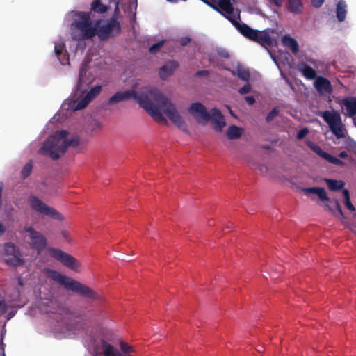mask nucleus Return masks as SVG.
I'll return each mask as SVG.
<instances>
[{
  "instance_id": "8",
  "label": "nucleus",
  "mask_w": 356,
  "mask_h": 356,
  "mask_svg": "<svg viewBox=\"0 0 356 356\" xmlns=\"http://www.w3.org/2000/svg\"><path fill=\"white\" fill-rule=\"evenodd\" d=\"M320 116L327 124L330 130L337 138L346 137L347 131L343 123L340 113L334 110L325 111L321 113Z\"/></svg>"
},
{
  "instance_id": "36",
  "label": "nucleus",
  "mask_w": 356,
  "mask_h": 356,
  "mask_svg": "<svg viewBox=\"0 0 356 356\" xmlns=\"http://www.w3.org/2000/svg\"><path fill=\"white\" fill-rule=\"evenodd\" d=\"M250 90H251V87H250V84H246L243 87L241 88L238 90V92L241 95H245V94L249 93L250 92Z\"/></svg>"
},
{
  "instance_id": "26",
  "label": "nucleus",
  "mask_w": 356,
  "mask_h": 356,
  "mask_svg": "<svg viewBox=\"0 0 356 356\" xmlns=\"http://www.w3.org/2000/svg\"><path fill=\"white\" fill-rule=\"evenodd\" d=\"M243 133V129L236 127V126H231L227 131V136L229 139H236L238 138Z\"/></svg>"
},
{
  "instance_id": "47",
  "label": "nucleus",
  "mask_w": 356,
  "mask_h": 356,
  "mask_svg": "<svg viewBox=\"0 0 356 356\" xmlns=\"http://www.w3.org/2000/svg\"><path fill=\"white\" fill-rule=\"evenodd\" d=\"M220 56H221L222 57H225V58H226V57H228V54H227V52L221 53Z\"/></svg>"
},
{
  "instance_id": "38",
  "label": "nucleus",
  "mask_w": 356,
  "mask_h": 356,
  "mask_svg": "<svg viewBox=\"0 0 356 356\" xmlns=\"http://www.w3.org/2000/svg\"><path fill=\"white\" fill-rule=\"evenodd\" d=\"M7 305L5 302L0 299V314H4L7 311Z\"/></svg>"
},
{
  "instance_id": "42",
  "label": "nucleus",
  "mask_w": 356,
  "mask_h": 356,
  "mask_svg": "<svg viewBox=\"0 0 356 356\" xmlns=\"http://www.w3.org/2000/svg\"><path fill=\"white\" fill-rule=\"evenodd\" d=\"M2 339H0V356H5L4 349L1 344Z\"/></svg>"
},
{
  "instance_id": "9",
  "label": "nucleus",
  "mask_w": 356,
  "mask_h": 356,
  "mask_svg": "<svg viewBox=\"0 0 356 356\" xmlns=\"http://www.w3.org/2000/svg\"><path fill=\"white\" fill-rule=\"evenodd\" d=\"M57 325L54 328V333L57 337H72L77 334L82 328L81 323L70 321L66 316L61 313L56 316Z\"/></svg>"
},
{
  "instance_id": "46",
  "label": "nucleus",
  "mask_w": 356,
  "mask_h": 356,
  "mask_svg": "<svg viewBox=\"0 0 356 356\" xmlns=\"http://www.w3.org/2000/svg\"><path fill=\"white\" fill-rule=\"evenodd\" d=\"M5 228L2 223L0 222V236L4 232Z\"/></svg>"
},
{
  "instance_id": "16",
  "label": "nucleus",
  "mask_w": 356,
  "mask_h": 356,
  "mask_svg": "<svg viewBox=\"0 0 356 356\" xmlns=\"http://www.w3.org/2000/svg\"><path fill=\"white\" fill-rule=\"evenodd\" d=\"M340 104L347 116L353 117L356 114V97H345L341 101Z\"/></svg>"
},
{
  "instance_id": "29",
  "label": "nucleus",
  "mask_w": 356,
  "mask_h": 356,
  "mask_svg": "<svg viewBox=\"0 0 356 356\" xmlns=\"http://www.w3.org/2000/svg\"><path fill=\"white\" fill-rule=\"evenodd\" d=\"M343 195L344 197V204L348 209L354 211L355 210V207L350 202L349 191L347 189L343 191Z\"/></svg>"
},
{
  "instance_id": "4",
  "label": "nucleus",
  "mask_w": 356,
  "mask_h": 356,
  "mask_svg": "<svg viewBox=\"0 0 356 356\" xmlns=\"http://www.w3.org/2000/svg\"><path fill=\"white\" fill-rule=\"evenodd\" d=\"M79 138L66 130L54 132L42 144L40 152L53 159L60 157L68 147H77Z\"/></svg>"
},
{
  "instance_id": "44",
  "label": "nucleus",
  "mask_w": 356,
  "mask_h": 356,
  "mask_svg": "<svg viewBox=\"0 0 356 356\" xmlns=\"http://www.w3.org/2000/svg\"><path fill=\"white\" fill-rule=\"evenodd\" d=\"M339 157L341 158H346L348 156V154L346 152H341L340 154H339Z\"/></svg>"
},
{
  "instance_id": "19",
  "label": "nucleus",
  "mask_w": 356,
  "mask_h": 356,
  "mask_svg": "<svg viewBox=\"0 0 356 356\" xmlns=\"http://www.w3.org/2000/svg\"><path fill=\"white\" fill-rule=\"evenodd\" d=\"M283 44L289 49L293 53L296 54L299 51V45L297 41L289 35H285L282 38Z\"/></svg>"
},
{
  "instance_id": "51",
  "label": "nucleus",
  "mask_w": 356,
  "mask_h": 356,
  "mask_svg": "<svg viewBox=\"0 0 356 356\" xmlns=\"http://www.w3.org/2000/svg\"><path fill=\"white\" fill-rule=\"evenodd\" d=\"M257 350L259 353H261L263 351V348H259Z\"/></svg>"
},
{
  "instance_id": "20",
  "label": "nucleus",
  "mask_w": 356,
  "mask_h": 356,
  "mask_svg": "<svg viewBox=\"0 0 356 356\" xmlns=\"http://www.w3.org/2000/svg\"><path fill=\"white\" fill-rule=\"evenodd\" d=\"M302 191L306 195L316 194L319 197V199H321V200H323V201L328 200L326 192L323 188H319V187L305 188H302Z\"/></svg>"
},
{
  "instance_id": "37",
  "label": "nucleus",
  "mask_w": 356,
  "mask_h": 356,
  "mask_svg": "<svg viewBox=\"0 0 356 356\" xmlns=\"http://www.w3.org/2000/svg\"><path fill=\"white\" fill-rule=\"evenodd\" d=\"M308 133H309L308 129L303 128L300 131H298V133L297 134V138L299 140L302 139Z\"/></svg>"
},
{
  "instance_id": "33",
  "label": "nucleus",
  "mask_w": 356,
  "mask_h": 356,
  "mask_svg": "<svg viewBox=\"0 0 356 356\" xmlns=\"http://www.w3.org/2000/svg\"><path fill=\"white\" fill-rule=\"evenodd\" d=\"M31 169H32V165L31 163H27L22 169V175L24 177H27L31 171Z\"/></svg>"
},
{
  "instance_id": "28",
  "label": "nucleus",
  "mask_w": 356,
  "mask_h": 356,
  "mask_svg": "<svg viewBox=\"0 0 356 356\" xmlns=\"http://www.w3.org/2000/svg\"><path fill=\"white\" fill-rule=\"evenodd\" d=\"M91 8L94 12L99 13H105L107 10L106 6L102 4L100 0L93 1L91 4Z\"/></svg>"
},
{
  "instance_id": "34",
  "label": "nucleus",
  "mask_w": 356,
  "mask_h": 356,
  "mask_svg": "<svg viewBox=\"0 0 356 356\" xmlns=\"http://www.w3.org/2000/svg\"><path fill=\"white\" fill-rule=\"evenodd\" d=\"M278 114V110L277 108H273L267 115L266 121H271L275 116Z\"/></svg>"
},
{
  "instance_id": "31",
  "label": "nucleus",
  "mask_w": 356,
  "mask_h": 356,
  "mask_svg": "<svg viewBox=\"0 0 356 356\" xmlns=\"http://www.w3.org/2000/svg\"><path fill=\"white\" fill-rule=\"evenodd\" d=\"M90 127L92 131H99L102 129V123L97 120H92L90 124Z\"/></svg>"
},
{
  "instance_id": "48",
  "label": "nucleus",
  "mask_w": 356,
  "mask_h": 356,
  "mask_svg": "<svg viewBox=\"0 0 356 356\" xmlns=\"http://www.w3.org/2000/svg\"><path fill=\"white\" fill-rule=\"evenodd\" d=\"M14 315H15V313H14V312H12V313L10 312V313H9V316L8 317V319H10V318H12V316H13Z\"/></svg>"
},
{
  "instance_id": "49",
  "label": "nucleus",
  "mask_w": 356,
  "mask_h": 356,
  "mask_svg": "<svg viewBox=\"0 0 356 356\" xmlns=\"http://www.w3.org/2000/svg\"><path fill=\"white\" fill-rule=\"evenodd\" d=\"M119 9L118 3H116L115 11L117 12Z\"/></svg>"
},
{
  "instance_id": "43",
  "label": "nucleus",
  "mask_w": 356,
  "mask_h": 356,
  "mask_svg": "<svg viewBox=\"0 0 356 356\" xmlns=\"http://www.w3.org/2000/svg\"><path fill=\"white\" fill-rule=\"evenodd\" d=\"M189 40H189V38H183V39L181 40V44H182L183 45H186V44L189 42Z\"/></svg>"
},
{
  "instance_id": "39",
  "label": "nucleus",
  "mask_w": 356,
  "mask_h": 356,
  "mask_svg": "<svg viewBox=\"0 0 356 356\" xmlns=\"http://www.w3.org/2000/svg\"><path fill=\"white\" fill-rule=\"evenodd\" d=\"M284 0H268V1L278 7H281Z\"/></svg>"
},
{
  "instance_id": "32",
  "label": "nucleus",
  "mask_w": 356,
  "mask_h": 356,
  "mask_svg": "<svg viewBox=\"0 0 356 356\" xmlns=\"http://www.w3.org/2000/svg\"><path fill=\"white\" fill-rule=\"evenodd\" d=\"M121 350L126 354H128L133 351V347L125 342L120 343Z\"/></svg>"
},
{
  "instance_id": "40",
  "label": "nucleus",
  "mask_w": 356,
  "mask_h": 356,
  "mask_svg": "<svg viewBox=\"0 0 356 356\" xmlns=\"http://www.w3.org/2000/svg\"><path fill=\"white\" fill-rule=\"evenodd\" d=\"M245 101L247 102V103L250 105H252L255 102V99H254V97H252V96H248V97H245Z\"/></svg>"
},
{
  "instance_id": "15",
  "label": "nucleus",
  "mask_w": 356,
  "mask_h": 356,
  "mask_svg": "<svg viewBox=\"0 0 356 356\" xmlns=\"http://www.w3.org/2000/svg\"><path fill=\"white\" fill-rule=\"evenodd\" d=\"M316 90L323 95H329L332 90L330 82L325 78L319 76L314 81Z\"/></svg>"
},
{
  "instance_id": "53",
  "label": "nucleus",
  "mask_w": 356,
  "mask_h": 356,
  "mask_svg": "<svg viewBox=\"0 0 356 356\" xmlns=\"http://www.w3.org/2000/svg\"><path fill=\"white\" fill-rule=\"evenodd\" d=\"M273 60H274V61L275 62V63H276L277 66L279 67V69H280V65H279V64L277 63V61L275 60V59L274 58Z\"/></svg>"
},
{
  "instance_id": "14",
  "label": "nucleus",
  "mask_w": 356,
  "mask_h": 356,
  "mask_svg": "<svg viewBox=\"0 0 356 356\" xmlns=\"http://www.w3.org/2000/svg\"><path fill=\"white\" fill-rule=\"evenodd\" d=\"M54 54L63 65L70 64L69 55L66 50L65 42L60 38L54 42Z\"/></svg>"
},
{
  "instance_id": "23",
  "label": "nucleus",
  "mask_w": 356,
  "mask_h": 356,
  "mask_svg": "<svg viewBox=\"0 0 356 356\" xmlns=\"http://www.w3.org/2000/svg\"><path fill=\"white\" fill-rule=\"evenodd\" d=\"M56 307V303L52 300H44L42 301V303L40 305V308L41 310L44 311L47 313H54L55 312L53 309H55Z\"/></svg>"
},
{
  "instance_id": "17",
  "label": "nucleus",
  "mask_w": 356,
  "mask_h": 356,
  "mask_svg": "<svg viewBox=\"0 0 356 356\" xmlns=\"http://www.w3.org/2000/svg\"><path fill=\"white\" fill-rule=\"evenodd\" d=\"M177 67V64L174 61L168 62L159 70V76L162 79H166L170 76L175 69Z\"/></svg>"
},
{
  "instance_id": "22",
  "label": "nucleus",
  "mask_w": 356,
  "mask_h": 356,
  "mask_svg": "<svg viewBox=\"0 0 356 356\" xmlns=\"http://www.w3.org/2000/svg\"><path fill=\"white\" fill-rule=\"evenodd\" d=\"M325 181L327 183L329 189L333 191H339L345 186V182L341 180L325 179Z\"/></svg>"
},
{
  "instance_id": "27",
  "label": "nucleus",
  "mask_w": 356,
  "mask_h": 356,
  "mask_svg": "<svg viewBox=\"0 0 356 356\" xmlns=\"http://www.w3.org/2000/svg\"><path fill=\"white\" fill-rule=\"evenodd\" d=\"M307 145L310 147V149L314 152L316 154H317L319 156L326 160L327 157L328 156L329 154L324 152L320 146L315 144L312 141H307Z\"/></svg>"
},
{
  "instance_id": "1",
  "label": "nucleus",
  "mask_w": 356,
  "mask_h": 356,
  "mask_svg": "<svg viewBox=\"0 0 356 356\" xmlns=\"http://www.w3.org/2000/svg\"><path fill=\"white\" fill-rule=\"evenodd\" d=\"M129 99L136 100L155 121H165L163 116L165 114L179 128L185 127L184 118L175 105L156 88L142 87L141 81L137 80L132 84L130 90L117 92L109 99L108 102L110 104H116Z\"/></svg>"
},
{
  "instance_id": "10",
  "label": "nucleus",
  "mask_w": 356,
  "mask_h": 356,
  "mask_svg": "<svg viewBox=\"0 0 356 356\" xmlns=\"http://www.w3.org/2000/svg\"><path fill=\"white\" fill-rule=\"evenodd\" d=\"M28 203L30 207L38 213L48 216L58 221H63L64 220V216L59 211L47 205L34 195H31L29 197Z\"/></svg>"
},
{
  "instance_id": "35",
  "label": "nucleus",
  "mask_w": 356,
  "mask_h": 356,
  "mask_svg": "<svg viewBox=\"0 0 356 356\" xmlns=\"http://www.w3.org/2000/svg\"><path fill=\"white\" fill-rule=\"evenodd\" d=\"M163 43H164V41H161V42L152 45L149 48V51L152 53H154V52L157 51L163 46Z\"/></svg>"
},
{
  "instance_id": "24",
  "label": "nucleus",
  "mask_w": 356,
  "mask_h": 356,
  "mask_svg": "<svg viewBox=\"0 0 356 356\" xmlns=\"http://www.w3.org/2000/svg\"><path fill=\"white\" fill-rule=\"evenodd\" d=\"M299 69L303 76L308 79H314L316 76V71L310 66L302 65L300 66Z\"/></svg>"
},
{
  "instance_id": "18",
  "label": "nucleus",
  "mask_w": 356,
  "mask_h": 356,
  "mask_svg": "<svg viewBox=\"0 0 356 356\" xmlns=\"http://www.w3.org/2000/svg\"><path fill=\"white\" fill-rule=\"evenodd\" d=\"M230 71L234 76H237L241 80L248 81L250 79V73L248 70L239 63L233 66Z\"/></svg>"
},
{
  "instance_id": "7",
  "label": "nucleus",
  "mask_w": 356,
  "mask_h": 356,
  "mask_svg": "<svg viewBox=\"0 0 356 356\" xmlns=\"http://www.w3.org/2000/svg\"><path fill=\"white\" fill-rule=\"evenodd\" d=\"M86 347L92 356H121L118 348L102 336H90L86 341Z\"/></svg>"
},
{
  "instance_id": "11",
  "label": "nucleus",
  "mask_w": 356,
  "mask_h": 356,
  "mask_svg": "<svg viewBox=\"0 0 356 356\" xmlns=\"http://www.w3.org/2000/svg\"><path fill=\"white\" fill-rule=\"evenodd\" d=\"M48 253L56 260L61 262L64 266L74 272H80L81 263L74 257L58 249L49 248Z\"/></svg>"
},
{
  "instance_id": "30",
  "label": "nucleus",
  "mask_w": 356,
  "mask_h": 356,
  "mask_svg": "<svg viewBox=\"0 0 356 356\" xmlns=\"http://www.w3.org/2000/svg\"><path fill=\"white\" fill-rule=\"evenodd\" d=\"M326 161H328L329 163H331L337 165H340V166L344 165V163L343 161H341V160H339V159H337L334 156H332L330 154L328 155V156L326 159Z\"/></svg>"
},
{
  "instance_id": "41",
  "label": "nucleus",
  "mask_w": 356,
  "mask_h": 356,
  "mask_svg": "<svg viewBox=\"0 0 356 356\" xmlns=\"http://www.w3.org/2000/svg\"><path fill=\"white\" fill-rule=\"evenodd\" d=\"M325 0H312L313 5L315 7L321 6Z\"/></svg>"
},
{
  "instance_id": "55",
  "label": "nucleus",
  "mask_w": 356,
  "mask_h": 356,
  "mask_svg": "<svg viewBox=\"0 0 356 356\" xmlns=\"http://www.w3.org/2000/svg\"><path fill=\"white\" fill-rule=\"evenodd\" d=\"M17 305L16 304H12L11 305H10V307H17Z\"/></svg>"
},
{
  "instance_id": "5",
  "label": "nucleus",
  "mask_w": 356,
  "mask_h": 356,
  "mask_svg": "<svg viewBox=\"0 0 356 356\" xmlns=\"http://www.w3.org/2000/svg\"><path fill=\"white\" fill-rule=\"evenodd\" d=\"M45 274L47 277L64 286V287L67 290L76 292L82 296L92 300H98L101 299L100 295L92 289L70 277L63 275L57 271L51 270H47L45 271Z\"/></svg>"
},
{
  "instance_id": "56",
  "label": "nucleus",
  "mask_w": 356,
  "mask_h": 356,
  "mask_svg": "<svg viewBox=\"0 0 356 356\" xmlns=\"http://www.w3.org/2000/svg\"><path fill=\"white\" fill-rule=\"evenodd\" d=\"M19 284H20V285L22 284L21 279H19Z\"/></svg>"
},
{
  "instance_id": "50",
  "label": "nucleus",
  "mask_w": 356,
  "mask_h": 356,
  "mask_svg": "<svg viewBox=\"0 0 356 356\" xmlns=\"http://www.w3.org/2000/svg\"><path fill=\"white\" fill-rule=\"evenodd\" d=\"M353 149L354 152L356 154V145L353 146Z\"/></svg>"
},
{
  "instance_id": "13",
  "label": "nucleus",
  "mask_w": 356,
  "mask_h": 356,
  "mask_svg": "<svg viewBox=\"0 0 356 356\" xmlns=\"http://www.w3.org/2000/svg\"><path fill=\"white\" fill-rule=\"evenodd\" d=\"M5 261L9 265L18 266L23 264L21 254L15 246L10 243L5 245Z\"/></svg>"
},
{
  "instance_id": "45",
  "label": "nucleus",
  "mask_w": 356,
  "mask_h": 356,
  "mask_svg": "<svg viewBox=\"0 0 356 356\" xmlns=\"http://www.w3.org/2000/svg\"><path fill=\"white\" fill-rule=\"evenodd\" d=\"M350 230L356 234V224L350 227Z\"/></svg>"
},
{
  "instance_id": "3",
  "label": "nucleus",
  "mask_w": 356,
  "mask_h": 356,
  "mask_svg": "<svg viewBox=\"0 0 356 356\" xmlns=\"http://www.w3.org/2000/svg\"><path fill=\"white\" fill-rule=\"evenodd\" d=\"M96 76L97 73L89 61L87 64H83L80 68L78 89L73 96L63 104V107L72 111L84 108L101 92L100 86L92 88L87 92L83 91L84 88L91 84Z\"/></svg>"
},
{
  "instance_id": "21",
  "label": "nucleus",
  "mask_w": 356,
  "mask_h": 356,
  "mask_svg": "<svg viewBox=\"0 0 356 356\" xmlns=\"http://www.w3.org/2000/svg\"><path fill=\"white\" fill-rule=\"evenodd\" d=\"M346 4L344 1H339L337 5V17L339 21L343 22L346 15Z\"/></svg>"
},
{
  "instance_id": "6",
  "label": "nucleus",
  "mask_w": 356,
  "mask_h": 356,
  "mask_svg": "<svg viewBox=\"0 0 356 356\" xmlns=\"http://www.w3.org/2000/svg\"><path fill=\"white\" fill-rule=\"evenodd\" d=\"M188 110V113L200 123L211 120L213 128L216 131H222L226 124L223 115L216 108H213L208 112L203 104L195 102L193 103Z\"/></svg>"
},
{
  "instance_id": "52",
  "label": "nucleus",
  "mask_w": 356,
  "mask_h": 356,
  "mask_svg": "<svg viewBox=\"0 0 356 356\" xmlns=\"http://www.w3.org/2000/svg\"><path fill=\"white\" fill-rule=\"evenodd\" d=\"M62 234H63V236L64 237H67V233H66V232H63L62 233Z\"/></svg>"
},
{
  "instance_id": "54",
  "label": "nucleus",
  "mask_w": 356,
  "mask_h": 356,
  "mask_svg": "<svg viewBox=\"0 0 356 356\" xmlns=\"http://www.w3.org/2000/svg\"><path fill=\"white\" fill-rule=\"evenodd\" d=\"M353 122H354L355 125L356 126V117L353 118Z\"/></svg>"
},
{
  "instance_id": "2",
  "label": "nucleus",
  "mask_w": 356,
  "mask_h": 356,
  "mask_svg": "<svg viewBox=\"0 0 356 356\" xmlns=\"http://www.w3.org/2000/svg\"><path fill=\"white\" fill-rule=\"evenodd\" d=\"M65 20L72 21L70 31L74 40L92 39L96 35L104 40L120 31V24L115 19L106 22H93L89 13L73 11L66 15Z\"/></svg>"
},
{
  "instance_id": "12",
  "label": "nucleus",
  "mask_w": 356,
  "mask_h": 356,
  "mask_svg": "<svg viewBox=\"0 0 356 356\" xmlns=\"http://www.w3.org/2000/svg\"><path fill=\"white\" fill-rule=\"evenodd\" d=\"M24 237L28 240L31 246L39 254L47 245L46 238L36 232L33 228L29 227L25 229Z\"/></svg>"
},
{
  "instance_id": "25",
  "label": "nucleus",
  "mask_w": 356,
  "mask_h": 356,
  "mask_svg": "<svg viewBox=\"0 0 356 356\" xmlns=\"http://www.w3.org/2000/svg\"><path fill=\"white\" fill-rule=\"evenodd\" d=\"M288 9L294 13H299L302 10L301 0H288Z\"/></svg>"
}]
</instances>
